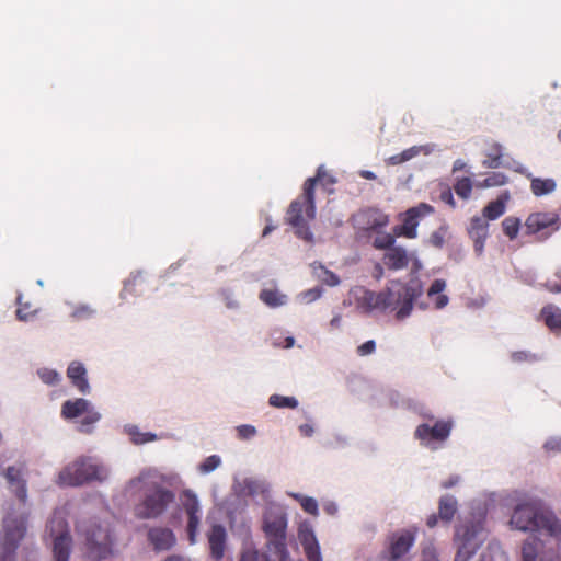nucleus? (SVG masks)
<instances>
[{
  "label": "nucleus",
  "instance_id": "nucleus-1",
  "mask_svg": "<svg viewBox=\"0 0 561 561\" xmlns=\"http://www.w3.org/2000/svg\"><path fill=\"white\" fill-rule=\"evenodd\" d=\"M423 293V285L420 279L413 277L408 284L399 280H391L385 291L375 293L365 287H354L351 295L363 312L369 313L374 310H396L398 320H404L411 314L413 302Z\"/></svg>",
  "mask_w": 561,
  "mask_h": 561
},
{
  "label": "nucleus",
  "instance_id": "nucleus-2",
  "mask_svg": "<svg viewBox=\"0 0 561 561\" xmlns=\"http://www.w3.org/2000/svg\"><path fill=\"white\" fill-rule=\"evenodd\" d=\"M510 525L512 528L534 533L538 538H529L541 543L540 537H549L556 543L561 545V523L556 515L543 510L539 502L527 500L518 503L512 513Z\"/></svg>",
  "mask_w": 561,
  "mask_h": 561
},
{
  "label": "nucleus",
  "instance_id": "nucleus-3",
  "mask_svg": "<svg viewBox=\"0 0 561 561\" xmlns=\"http://www.w3.org/2000/svg\"><path fill=\"white\" fill-rule=\"evenodd\" d=\"M262 528L279 561H288V551L285 546L287 515L284 507L270 504L263 515Z\"/></svg>",
  "mask_w": 561,
  "mask_h": 561
},
{
  "label": "nucleus",
  "instance_id": "nucleus-4",
  "mask_svg": "<svg viewBox=\"0 0 561 561\" xmlns=\"http://www.w3.org/2000/svg\"><path fill=\"white\" fill-rule=\"evenodd\" d=\"M82 561H101L105 558V529L96 519L82 520L77 526Z\"/></svg>",
  "mask_w": 561,
  "mask_h": 561
},
{
  "label": "nucleus",
  "instance_id": "nucleus-5",
  "mask_svg": "<svg viewBox=\"0 0 561 561\" xmlns=\"http://www.w3.org/2000/svg\"><path fill=\"white\" fill-rule=\"evenodd\" d=\"M101 472L102 465L95 458L81 456L59 472L57 483L61 486H79L100 480Z\"/></svg>",
  "mask_w": 561,
  "mask_h": 561
},
{
  "label": "nucleus",
  "instance_id": "nucleus-6",
  "mask_svg": "<svg viewBox=\"0 0 561 561\" xmlns=\"http://www.w3.org/2000/svg\"><path fill=\"white\" fill-rule=\"evenodd\" d=\"M174 499L175 495L172 491L160 485H153L144 499L135 505L134 514L139 519H156L164 513Z\"/></svg>",
  "mask_w": 561,
  "mask_h": 561
},
{
  "label": "nucleus",
  "instance_id": "nucleus-7",
  "mask_svg": "<svg viewBox=\"0 0 561 561\" xmlns=\"http://www.w3.org/2000/svg\"><path fill=\"white\" fill-rule=\"evenodd\" d=\"M26 533V517L3 519V536L0 539V561H14L15 550Z\"/></svg>",
  "mask_w": 561,
  "mask_h": 561
},
{
  "label": "nucleus",
  "instance_id": "nucleus-8",
  "mask_svg": "<svg viewBox=\"0 0 561 561\" xmlns=\"http://www.w3.org/2000/svg\"><path fill=\"white\" fill-rule=\"evenodd\" d=\"M47 533L53 538V556L55 561H68L72 549V538L67 520L55 513L49 519Z\"/></svg>",
  "mask_w": 561,
  "mask_h": 561
},
{
  "label": "nucleus",
  "instance_id": "nucleus-9",
  "mask_svg": "<svg viewBox=\"0 0 561 561\" xmlns=\"http://www.w3.org/2000/svg\"><path fill=\"white\" fill-rule=\"evenodd\" d=\"M211 496L214 505L226 513L231 529L240 528L244 533L249 531L250 524L247 517L244 516V512L248 507V502L243 496H239L232 490L231 494L227 496L225 500H219L217 492L215 490H213Z\"/></svg>",
  "mask_w": 561,
  "mask_h": 561
},
{
  "label": "nucleus",
  "instance_id": "nucleus-10",
  "mask_svg": "<svg viewBox=\"0 0 561 561\" xmlns=\"http://www.w3.org/2000/svg\"><path fill=\"white\" fill-rule=\"evenodd\" d=\"M453 428V421L438 420L433 424H420L414 436L420 440V444L431 450H437L448 439Z\"/></svg>",
  "mask_w": 561,
  "mask_h": 561
},
{
  "label": "nucleus",
  "instance_id": "nucleus-11",
  "mask_svg": "<svg viewBox=\"0 0 561 561\" xmlns=\"http://www.w3.org/2000/svg\"><path fill=\"white\" fill-rule=\"evenodd\" d=\"M182 505L186 515V533L192 545L196 543L202 520V506L197 494L187 489L182 493Z\"/></svg>",
  "mask_w": 561,
  "mask_h": 561
},
{
  "label": "nucleus",
  "instance_id": "nucleus-12",
  "mask_svg": "<svg viewBox=\"0 0 561 561\" xmlns=\"http://www.w3.org/2000/svg\"><path fill=\"white\" fill-rule=\"evenodd\" d=\"M417 528L411 527L392 533L388 539L387 552L390 561H397L413 547Z\"/></svg>",
  "mask_w": 561,
  "mask_h": 561
},
{
  "label": "nucleus",
  "instance_id": "nucleus-13",
  "mask_svg": "<svg viewBox=\"0 0 561 561\" xmlns=\"http://www.w3.org/2000/svg\"><path fill=\"white\" fill-rule=\"evenodd\" d=\"M388 221V216L375 208L360 210L353 217L354 227L360 231H378Z\"/></svg>",
  "mask_w": 561,
  "mask_h": 561
},
{
  "label": "nucleus",
  "instance_id": "nucleus-14",
  "mask_svg": "<svg viewBox=\"0 0 561 561\" xmlns=\"http://www.w3.org/2000/svg\"><path fill=\"white\" fill-rule=\"evenodd\" d=\"M210 556L214 560L218 561L224 558L228 534L224 525L219 523H211L208 531L206 533Z\"/></svg>",
  "mask_w": 561,
  "mask_h": 561
},
{
  "label": "nucleus",
  "instance_id": "nucleus-15",
  "mask_svg": "<svg viewBox=\"0 0 561 561\" xmlns=\"http://www.w3.org/2000/svg\"><path fill=\"white\" fill-rule=\"evenodd\" d=\"M482 527L479 523H462L456 527L455 545L467 546L469 543L473 549H478L482 538Z\"/></svg>",
  "mask_w": 561,
  "mask_h": 561
},
{
  "label": "nucleus",
  "instance_id": "nucleus-16",
  "mask_svg": "<svg viewBox=\"0 0 561 561\" xmlns=\"http://www.w3.org/2000/svg\"><path fill=\"white\" fill-rule=\"evenodd\" d=\"M433 211V208L427 204H420L416 207L410 208L405 213V219L403 225L398 228L399 233L407 238L414 239L417 236L416 227L419 225L417 218Z\"/></svg>",
  "mask_w": 561,
  "mask_h": 561
},
{
  "label": "nucleus",
  "instance_id": "nucleus-17",
  "mask_svg": "<svg viewBox=\"0 0 561 561\" xmlns=\"http://www.w3.org/2000/svg\"><path fill=\"white\" fill-rule=\"evenodd\" d=\"M148 540L157 552L168 551L176 543L173 531L164 527H152L148 530Z\"/></svg>",
  "mask_w": 561,
  "mask_h": 561
},
{
  "label": "nucleus",
  "instance_id": "nucleus-18",
  "mask_svg": "<svg viewBox=\"0 0 561 561\" xmlns=\"http://www.w3.org/2000/svg\"><path fill=\"white\" fill-rule=\"evenodd\" d=\"M232 491L244 499L255 497L265 493L266 485L264 481L254 478L234 479Z\"/></svg>",
  "mask_w": 561,
  "mask_h": 561
},
{
  "label": "nucleus",
  "instance_id": "nucleus-19",
  "mask_svg": "<svg viewBox=\"0 0 561 561\" xmlns=\"http://www.w3.org/2000/svg\"><path fill=\"white\" fill-rule=\"evenodd\" d=\"M298 538L309 561H322L320 547L312 528L308 524H301L299 526Z\"/></svg>",
  "mask_w": 561,
  "mask_h": 561
},
{
  "label": "nucleus",
  "instance_id": "nucleus-20",
  "mask_svg": "<svg viewBox=\"0 0 561 561\" xmlns=\"http://www.w3.org/2000/svg\"><path fill=\"white\" fill-rule=\"evenodd\" d=\"M469 236L473 241V248L477 255L483 253L484 243L489 234V224L483 217H473L471 219L469 229Z\"/></svg>",
  "mask_w": 561,
  "mask_h": 561
},
{
  "label": "nucleus",
  "instance_id": "nucleus-21",
  "mask_svg": "<svg viewBox=\"0 0 561 561\" xmlns=\"http://www.w3.org/2000/svg\"><path fill=\"white\" fill-rule=\"evenodd\" d=\"M435 149H436V145H434V144L413 146L409 149L403 150L399 154L389 157L386 160V162L388 165H398V164L404 163L407 161H410L411 159H413L420 154L430 156L431 153H433L435 151Z\"/></svg>",
  "mask_w": 561,
  "mask_h": 561
},
{
  "label": "nucleus",
  "instance_id": "nucleus-22",
  "mask_svg": "<svg viewBox=\"0 0 561 561\" xmlns=\"http://www.w3.org/2000/svg\"><path fill=\"white\" fill-rule=\"evenodd\" d=\"M288 222L296 229L299 238L310 240L311 233L308 231L306 221L302 217V202L295 201L288 210Z\"/></svg>",
  "mask_w": 561,
  "mask_h": 561
},
{
  "label": "nucleus",
  "instance_id": "nucleus-23",
  "mask_svg": "<svg viewBox=\"0 0 561 561\" xmlns=\"http://www.w3.org/2000/svg\"><path fill=\"white\" fill-rule=\"evenodd\" d=\"M67 377L71 385L76 387L79 392L87 394L90 391V385L87 379V370L82 363L71 362L67 368Z\"/></svg>",
  "mask_w": 561,
  "mask_h": 561
},
{
  "label": "nucleus",
  "instance_id": "nucleus-24",
  "mask_svg": "<svg viewBox=\"0 0 561 561\" xmlns=\"http://www.w3.org/2000/svg\"><path fill=\"white\" fill-rule=\"evenodd\" d=\"M10 486L13 489L16 497L25 503L27 499L26 481L23 479V472L16 467H8L4 473Z\"/></svg>",
  "mask_w": 561,
  "mask_h": 561
},
{
  "label": "nucleus",
  "instance_id": "nucleus-25",
  "mask_svg": "<svg viewBox=\"0 0 561 561\" xmlns=\"http://www.w3.org/2000/svg\"><path fill=\"white\" fill-rule=\"evenodd\" d=\"M410 261L405 249L401 247L390 248L383 256V264L391 270H402Z\"/></svg>",
  "mask_w": 561,
  "mask_h": 561
},
{
  "label": "nucleus",
  "instance_id": "nucleus-26",
  "mask_svg": "<svg viewBox=\"0 0 561 561\" xmlns=\"http://www.w3.org/2000/svg\"><path fill=\"white\" fill-rule=\"evenodd\" d=\"M90 402L85 399L78 398L75 400H67L61 405V416L65 420H72L83 415L90 408Z\"/></svg>",
  "mask_w": 561,
  "mask_h": 561
},
{
  "label": "nucleus",
  "instance_id": "nucleus-27",
  "mask_svg": "<svg viewBox=\"0 0 561 561\" xmlns=\"http://www.w3.org/2000/svg\"><path fill=\"white\" fill-rule=\"evenodd\" d=\"M324 176V170L323 167H319L318 173L316 178H310L305 183L304 187V198L305 203L307 204L306 207V215L313 219L316 216V207H314V195H313V187L318 180H321Z\"/></svg>",
  "mask_w": 561,
  "mask_h": 561
},
{
  "label": "nucleus",
  "instance_id": "nucleus-28",
  "mask_svg": "<svg viewBox=\"0 0 561 561\" xmlns=\"http://www.w3.org/2000/svg\"><path fill=\"white\" fill-rule=\"evenodd\" d=\"M557 220V217L554 215H548V214H531L526 222V230L528 233H537L551 225H553Z\"/></svg>",
  "mask_w": 561,
  "mask_h": 561
},
{
  "label": "nucleus",
  "instance_id": "nucleus-29",
  "mask_svg": "<svg viewBox=\"0 0 561 561\" xmlns=\"http://www.w3.org/2000/svg\"><path fill=\"white\" fill-rule=\"evenodd\" d=\"M457 512V500L453 495H443L438 504L439 519L444 523H450Z\"/></svg>",
  "mask_w": 561,
  "mask_h": 561
},
{
  "label": "nucleus",
  "instance_id": "nucleus-30",
  "mask_svg": "<svg viewBox=\"0 0 561 561\" xmlns=\"http://www.w3.org/2000/svg\"><path fill=\"white\" fill-rule=\"evenodd\" d=\"M260 299L271 308L285 306L288 301L287 295L275 288H264L259 295Z\"/></svg>",
  "mask_w": 561,
  "mask_h": 561
},
{
  "label": "nucleus",
  "instance_id": "nucleus-31",
  "mask_svg": "<svg viewBox=\"0 0 561 561\" xmlns=\"http://www.w3.org/2000/svg\"><path fill=\"white\" fill-rule=\"evenodd\" d=\"M546 325L553 332H561V310L556 306H547L541 311Z\"/></svg>",
  "mask_w": 561,
  "mask_h": 561
},
{
  "label": "nucleus",
  "instance_id": "nucleus-32",
  "mask_svg": "<svg viewBox=\"0 0 561 561\" xmlns=\"http://www.w3.org/2000/svg\"><path fill=\"white\" fill-rule=\"evenodd\" d=\"M313 276L328 286H337L341 280L336 274L327 270L323 265L313 263L311 265Z\"/></svg>",
  "mask_w": 561,
  "mask_h": 561
},
{
  "label": "nucleus",
  "instance_id": "nucleus-33",
  "mask_svg": "<svg viewBox=\"0 0 561 561\" xmlns=\"http://www.w3.org/2000/svg\"><path fill=\"white\" fill-rule=\"evenodd\" d=\"M126 433L128 434L130 440L136 445H142L149 442L158 440L160 437L151 432H141L135 425H127L125 427Z\"/></svg>",
  "mask_w": 561,
  "mask_h": 561
},
{
  "label": "nucleus",
  "instance_id": "nucleus-34",
  "mask_svg": "<svg viewBox=\"0 0 561 561\" xmlns=\"http://www.w3.org/2000/svg\"><path fill=\"white\" fill-rule=\"evenodd\" d=\"M531 192L536 196L551 194L556 191L557 184L552 179L531 178Z\"/></svg>",
  "mask_w": 561,
  "mask_h": 561
},
{
  "label": "nucleus",
  "instance_id": "nucleus-35",
  "mask_svg": "<svg viewBox=\"0 0 561 561\" xmlns=\"http://www.w3.org/2000/svg\"><path fill=\"white\" fill-rule=\"evenodd\" d=\"M154 474L156 470L153 469L141 470L137 477L128 481V483L126 484V492L134 493L136 491L141 490L144 485L147 483V481L153 478Z\"/></svg>",
  "mask_w": 561,
  "mask_h": 561
},
{
  "label": "nucleus",
  "instance_id": "nucleus-36",
  "mask_svg": "<svg viewBox=\"0 0 561 561\" xmlns=\"http://www.w3.org/2000/svg\"><path fill=\"white\" fill-rule=\"evenodd\" d=\"M505 213V201L502 197L489 203L484 209L482 217L486 220H495Z\"/></svg>",
  "mask_w": 561,
  "mask_h": 561
},
{
  "label": "nucleus",
  "instance_id": "nucleus-37",
  "mask_svg": "<svg viewBox=\"0 0 561 561\" xmlns=\"http://www.w3.org/2000/svg\"><path fill=\"white\" fill-rule=\"evenodd\" d=\"M82 416V420L79 424V431L82 433H90L91 425L95 424L101 420V414L93 411L92 407L88 409V412H85Z\"/></svg>",
  "mask_w": 561,
  "mask_h": 561
},
{
  "label": "nucleus",
  "instance_id": "nucleus-38",
  "mask_svg": "<svg viewBox=\"0 0 561 561\" xmlns=\"http://www.w3.org/2000/svg\"><path fill=\"white\" fill-rule=\"evenodd\" d=\"M268 403L275 408L296 409L298 407V400L295 397H285L280 394H272L268 399Z\"/></svg>",
  "mask_w": 561,
  "mask_h": 561
},
{
  "label": "nucleus",
  "instance_id": "nucleus-39",
  "mask_svg": "<svg viewBox=\"0 0 561 561\" xmlns=\"http://www.w3.org/2000/svg\"><path fill=\"white\" fill-rule=\"evenodd\" d=\"M221 466V458L218 455H211L204 459L197 467L199 473L208 474Z\"/></svg>",
  "mask_w": 561,
  "mask_h": 561
},
{
  "label": "nucleus",
  "instance_id": "nucleus-40",
  "mask_svg": "<svg viewBox=\"0 0 561 561\" xmlns=\"http://www.w3.org/2000/svg\"><path fill=\"white\" fill-rule=\"evenodd\" d=\"M322 293H323V290L321 287H314V288H310L305 291H301L300 294L297 295L296 299L300 304L308 305V304H311V302L318 300L322 296Z\"/></svg>",
  "mask_w": 561,
  "mask_h": 561
},
{
  "label": "nucleus",
  "instance_id": "nucleus-41",
  "mask_svg": "<svg viewBox=\"0 0 561 561\" xmlns=\"http://www.w3.org/2000/svg\"><path fill=\"white\" fill-rule=\"evenodd\" d=\"M539 547L533 541L526 540L522 547V561H537Z\"/></svg>",
  "mask_w": 561,
  "mask_h": 561
},
{
  "label": "nucleus",
  "instance_id": "nucleus-42",
  "mask_svg": "<svg viewBox=\"0 0 561 561\" xmlns=\"http://www.w3.org/2000/svg\"><path fill=\"white\" fill-rule=\"evenodd\" d=\"M225 306L228 309L237 310L240 307V302L231 288H222L219 293Z\"/></svg>",
  "mask_w": 561,
  "mask_h": 561
},
{
  "label": "nucleus",
  "instance_id": "nucleus-43",
  "mask_svg": "<svg viewBox=\"0 0 561 561\" xmlns=\"http://www.w3.org/2000/svg\"><path fill=\"white\" fill-rule=\"evenodd\" d=\"M504 233L510 238H516L519 230V219L515 217H506L502 221Z\"/></svg>",
  "mask_w": 561,
  "mask_h": 561
},
{
  "label": "nucleus",
  "instance_id": "nucleus-44",
  "mask_svg": "<svg viewBox=\"0 0 561 561\" xmlns=\"http://www.w3.org/2000/svg\"><path fill=\"white\" fill-rule=\"evenodd\" d=\"M37 374L41 380L49 386L57 385L61 380L60 375L54 369L42 368L37 371Z\"/></svg>",
  "mask_w": 561,
  "mask_h": 561
},
{
  "label": "nucleus",
  "instance_id": "nucleus-45",
  "mask_svg": "<svg viewBox=\"0 0 561 561\" xmlns=\"http://www.w3.org/2000/svg\"><path fill=\"white\" fill-rule=\"evenodd\" d=\"M472 190V182L469 178H461L455 184V191L463 199L469 198Z\"/></svg>",
  "mask_w": 561,
  "mask_h": 561
},
{
  "label": "nucleus",
  "instance_id": "nucleus-46",
  "mask_svg": "<svg viewBox=\"0 0 561 561\" xmlns=\"http://www.w3.org/2000/svg\"><path fill=\"white\" fill-rule=\"evenodd\" d=\"M237 437L241 440H251L256 434L257 430L255 426L250 424H242L236 427Z\"/></svg>",
  "mask_w": 561,
  "mask_h": 561
},
{
  "label": "nucleus",
  "instance_id": "nucleus-47",
  "mask_svg": "<svg viewBox=\"0 0 561 561\" xmlns=\"http://www.w3.org/2000/svg\"><path fill=\"white\" fill-rule=\"evenodd\" d=\"M506 183V176L503 173L494 172L478 184L480 187H494Z\"/></svg>",
  "mask_w": 561,
  "mask_h": 561
},
{
  "label": "nucleus",
  "instance_id": "nucleus-48",
  "mask_svg": "<svg viewBox=\"0 0 561 561\" xmlns=\"http://www.w3.org/2000/svg\"><path fill=\"white\" fill-rule=\"evenodd\" d=\"M394 237L392 234H389V233H383V234H379L375 240H374V247L377 248V249H383V250H389L390 248H394Z\"/></svg>",
  "mask_w": 561,
  "mask_h": 561
},
{
  "label": "nucleus",
  "instance_id": "nucleus-49",
  "mask_svg": "<svg viewBox=\"0 0 561 561\" xmlns=\"http://www.w3.org/2000/svg\"><path fill=\"white\" fill-rule=\"evenodd\" d=\"M18 304H19V308L16 310V318L20 321H27L30 319V317L36 312L35 310L32 309L31 304H28V302L22 304L21 296L18 297Z\"/></svg>",
  "mask_w": 561,
  "mask_h": 561
},
{
  "label": "nucleus",
  "instance_id": "nucleus-50",
  "mask_svg": "<svg viewBox=\"0 0 561 561\" xmlns=\"http://www.w3.org/2000/svg\"><path fill=\"white\" fill-rule=\"evenodd\" d=\"M456 547L457 553L455 557V561H469L477 551V549H473L469 543H467V546L465 545Z\"/></svg>",
  "mask_w": 561,
  "mask_h": 561
},
{
  "label": "nucleus",
  "instance_id": "nucleus-51",
  "mask_svg": "<svg viewBox=\"0 0 561 561\" xmlns=\"http://www.w3.org/2000/svg\"><path fill=\"white\" fill-rule=\"evenodd\" d=\"M511 358L515 363H522V362L534 363V362H537L540 359V357L537 356L536 354H533V353L526 352V351L514 352V353H512Z\"/></svg>",
  "mask_w": 561,
  "mask_h": 561
},
{
  "label": "nucleus",
  "instance_id": "nucleus-52",
  "mask_svg": "<svg viewBox=\"0 0 561 561\" xmlns=\"http://www.w3.org/2000/svg\"><path fill=\"white\" fill-rule=\"evenodd\" d=\"M300 505L305 512L311 515H318L319 513L318 502L313 497L307 496L306 499H301Z\"/></svg>",
  "mask_w": 561,
  "mask_h": 561
},
{
  "label": "nucleus",
  "instance_id": "nucleus-53",
  "mask_svg": "<svg viewBox=\"0 0 561 561\" xmlns=\"http://www.w3.org/2000/svg\"><path fill=\"white\" fill-rule=\"evenodd\" d=\"M422 561H439L436 548L427 543L422 551Z\"/></svg>",
  "mask_w": 561,
  "mask_h": 561
},
{
  "label": "nucleus",
  "instance_id": "nucleus-54",
  "mask_svg": "<svg viewBox=\"0 0 561 561\" xmlns=\"http://www.w3.org/2000/svg\"><path fill=\"white\" fill-rule=\"evenodd\" d=\"M445 233L446 231L444 229L434 231L430 237V243L436 248H442L445 243Z\"/></svg>",
  "mask_w": 561,
  "mask_h": 561
},
{
  "label": "nucleus",
  "instance_id": "nucleus-55",
  "mask_svg": "<svg viewBox=\"0 0 561 561\" xmlns=\"http://www.w3.org/2000/svg\"><path fill=\"white\" fill-rule=\"evenodd\" d=\"M446 288V282L444 279H435L427 290L428 297L442 294Z\"/></svg>",
  "mask_w": 561,
  "mask_h": 561
},
{
  "label": "nucleus",
  "instance_id": "nucleus-56",
  "mask_svg": "<svg viewBox=\"0 0 561 561\" xmlns=\"http://www.w3.org/2000/svg\"><path fill=\"white\" fill-rule=\"evenodd\" d=\"M545 449L552 453H561V436L550 437L545 443Z\"/></svg>",
  "mask_w": 561,
  "mask_h": 561
},
{
  "label": "nucleus",
  "instance_id": "nucleus-57",
  "mask_svg": "<svg viewBox=\"0 0 561 561\" xmlns=\"http://www.w3.org/2000/svg\"><path fill=\"white\" fill-rule=\"evenodd\" d=\"M93 313H94V311L92 309H90L89 307L80 306L73 310L72 317L77 320H83V319L90 318Z\"/></svg>",
  "mask_w": 561,
  "mask_h": 561
},
{
  "label": "nucleus",
  "instance_id": "nucleus-58",
  "mask_svg": "<svg viewBox=\"0 0 561 561\" xmlns=\"http://www.w3.org/2000/svg\"><path fill=\"white\" fill-rule=\"evenodd\" d=\"M375 350H376L375 341L369 340L357 347V354L359 356H367V355L373 354L375 352Z\"/></svg>",
  "mask_w": 561,
  "mask_h": 561
},
{
  "label": "nucleus",
  "instance_id": "nucleus-59",
  "mask_svg": "<svg viewBox=\"0 0 561 561\" xmlns=\"http://www.w3.org/2000/svg\"><path fill=\"white\" fill-rule=\"evenodd\" d=\"M483 165L492 169L500 168L502 165L501 154H496L494 157L490 156L486 160L483 161Z\"/></svg>",
  "mask_w": 561,
  "mask_h": 561
},
{
  "label": "nucleus",
  "instance_id": "nucleus-60",
  "mask_svg": "<svg viewBox=\"0 0 561 561\" xmlns=\"http://www.w3.org/2000/svg\"><path fill=\"white\" fill-rule=\"evenodd\" d=\"M298 431L302 436L311 437L314 434V426L312 424L305 423L299 425Z\"/></svg>",
  "mask_w": 561,
  "mask_h": 561
},
{
  "label": "nucleus",
  "instance_id": "nucleus-61",
  "mask_svg": "<svg viewBox=\"0 0 561 561\" xmlns=\"http://www.w3.org/2000/svg\"><path fill=\"white\" fill-rule=\"evenodd\" d=\"M512 168L514 169V171L520 173V174H524L526 175L527 178H531V174L527 172V169L522 165L519 162H513V165Z\"/></svg>",
  "mask_w": 561,
  "mask_h": 561
},
{
  "label": "nucleus",
  "instance_id": "nucleus-62",
  "mask_svg": "<svg viewBox=\"0 0 561 561\" xmlns=\"http://www.w3.org/2000/svg\"><path fill=\"white\" fill-rule=\"evenodd\" d=\"M448 304V297L446 295H439L435 300V306L437 309H442Z\"/></svg>",
  "mask_w": 561,
  "mask_h": 561
},
{
  "label": "nucleus",
  "instance_id": "nucleus-63",
  "mask_svg": "<svg viewBox=\"0 0 561 561\" xmlns=\"http://www.w3.org/2000/svg\"><path fill=\"white\" fill-rule=\"evenodd\" d=\"M531 541L535 542L536 545H538V547H539V553L537 556V560L539 559V561H560L558 558H549V559H547L543 556V552H542V545L537 542L536 540H531Z\"/></svg>",
  "mask_w": 561,
  "mask_h": 561
},
{
  "label": "nucleus",
  "instance_id": "nucleus-64",
  "mask_svg": "<svg viewBox=\"0 0 561 561\" xmlns=\"http://www.w3.org/2000/svg\"><path fill=\"white\" fill-rule=\"evenodd\" d=\"M162 561H192L190 558L181 554H171Z\"/></svg>",
  "mask_w": 561,
  "mask_h": 561
}]
</instances>
